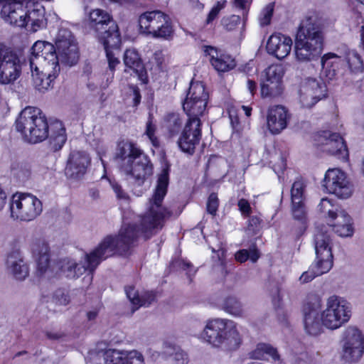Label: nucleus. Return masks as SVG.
<instances>
[{
	"label": "nucleus",
	"mask_w": 364,
	"mask_h": 364,
	"mask_svg": "<svg viewBox=\"0 0 364 364\" xmlns=\"http://www.w3.org/2000/svg\"><path fill=\"white\" fill-rule=\"evenodd\" d=\"M168 185V171L164 168L159 176L149 208L140 218L141 228H137L134 224L124 223L117 235L106 237L97 247L85 255L83 263H77L68 258L63 259L60 268L66 277H78L86 271L92 274L100 263L107 257L115 255H127L136 244L140 235L147 240L161 230L165 219L171 216V213L161 206Z\"/></svg>",
	"instance_id": "obj_1"
},
{
	"label": "nucleus",
	"mask_w": 364,
	"mask_h": 364,
	"mask_svg": "<svg viewBox=\"0 0 364 364\" xmlns=\"http://www.w3.org/2000/svg\"><path fill=\"white\" fill-rule=\"evenodd\" d=\"M114 159L120 170L131 176L141 186L153 173V166L149 157L136 144L129 141L118 143Z\"/></svg>",
	"instance_id": "obj_2"
},
{
	"label": "nucleus",
	"mask_w": 364,
	"mask_h": 364,
	"mask_svg": "<svg viewBox=\"0 0 364 364\" xmlns=\"http://www.w3.org/2000/svg\"><path fill=\"white\" fill-rule=\"evenodd\" d=\"M200 336L212 347L225 350H236L242 343L237 323L228 318L208 319Z\"/></svg>",
	"instance_id": "obj_3"
},
{
	"label": "nucleus",
	"mask_w": 364,
	"mask_h": 364,
	"mask_svg": "<svg viewBox=\"0 0 364 364\" xmlns=\"http://www.w3.org/2000/svg\"><path fill=\"white\" fill-rule=\"evenodd\" d=\"M323 34L318 24L311 18L303 21L298 28L294 53L299 62L317 60L323 50Z\"/></svg>",
	"instance_id": "obj_4"
},
{
	"label": "nucleus",
	"mask_w": 364,
	"mask_h": 364,
	"mask_svg": "<svg viewBox=\"0 0 364 364\" xmlns=\"http://www.w3.org/2000/svg\"><path fill=\"white\" fill-rule=\"evenodd\" d=\"M16 127L23 139L31 144L41 142L48 136L47 119L36 107L23 109L16 121Z\"/></svg>",
	"instance_id": "obj_5"
},
{
	"label": "nucleus",
	"mask_w": 364,
	"mask_h": 364,
	"mask_svg": "<svg viewBox=\"0 0 364 364\" xmlns=\"http://www.w3.org/2000/svg\"><path fill=\"white\" fill-rule=\"evenodd\" d=\"M314 248L316 260L308 271L304 272L299 277L301 284L313 280L316 277L321 276L330 271L333 267V255L330 247V237L326 230L317 228L314 235Z\"/></svg>",
	"instance_id": "obj_6"
},
{
	"label": "nucleus",
	"mask_w": 364,
	"mask_h": 364,
	"mask_svg": "<svg viewBox=\"0 0 364 364\" xmlns=\"http://www.w3.org/2000/svg\"><path fill=\"white\" fill-rule=\"evenodd\" d=\"M138 22L141 33L164 40H170L173 37V28L170 18L159 10L141 14Z\"/></svg>",
	"instance_id": "obj_7"
},
{
	"label": "nucleus",
	"mask_w": 364,
	"mask_h": 364,
	"mask_svg": "<svg viewBox=\"0 0 364 364\" xmlns=\"http://www.w3.org/2000/svg\"><path fill=\"white\" fill-rule=\"evenodd\" d=\"M10 217L14 220L30 222L42 213L41 201L30 193H16L9 203Z\"/></svg>",
	"instance_id": "obj_8"
},
{
	"label": "nucleus",
	"mask_w": 364,
	"mask_h": 364,
	"mask_svg": "<svg viewBox=\"0 0 364 364\" xmlns=\"http://www.w3.org/2000/svg\"><path fill=\"white\" fill-rule=\"evenodd\" d=\"M351 316L350 304L338 296H331L321 314V321L326 328L335 330L347 323Z\"/></svg>",
	"instance_id": "obj_9"
},
{
	"label": "nucleus",
	"mask_w": 364,
	"mask_h": 364,
	"mask_svg": "<svg viewBox=\"0 0 364 364\" xmlns=\"http://www.w3.org/2000/svg\"><path fill=\"white\" fill-rule=\"evenodd\" d=\"M90 364H144L143 355L135 350L116 349L95 350L89 353Z\"/></svg>",
	"instance_id": "obj_10"
},
{
	"label": "nucleus",
	"mask_w": 364,
	"mask_h": 364,
	"mask_svg": "<svg viewBox=\"0 0 364 364\" xmlns=\"http://www.w3.org/2000/svg\"><path fill=\"white\" fill-rule=\"evenodd\" d=\"M341 344V358L347 363H357L364 353V335L355 326H348L343 332Z\"/></svg>",
	"instance_id": "obj_11"
},
{
	"label": "nucleus",
	"mask_w": 364,
	"mask_h": 364,
	"mask_svg": "<svg viewBox=\"0 0 364 364\" xmlns=\"http://www.w3.org/2000/svg\"><path fill=\"white\" fill-rule=\"evenodd\" d=\"M29 61L31 70L60 68L56 47L47 41H38L33 44Z\"/></svg>",
	"instance_id": "obj_12"
},
{
	"label": "nucleus",
	"mask_w": 364,
	"mask_h": 364,
	"mask_svg": "<svg viewBox=\"0 0 364 364\" xmlns=\"http://www.w3.org/2000/svg\"><path fill=\"white\" fill-rule=\"evenodd\" d=\"M21 63L16 52L0 43V84L14 82L21 75Z\"/></svg>",
	"instance_id": "obj_13"
},
{
	"label": "nucleus",
	"mask_w": 364,
	"mask_h": 364,
	"mask_svg": "<svg viewBox=\"0 0 364 364\" xmlns=\"http://www.w3.org/2000/svg\"><path fill=\"white\" fill-rule=\"evenodd\" d=\"M55 47L58 62L72 66L79 59L78 47L71 31L60 28L55 38Z\"/></svg>",
	"instance_id": "obj_14"
},
{
	"label": "nucleus",
	"mask_w": 364,
	"mask_h": 364,
	"mask_svg": "<svg viewBox=\"0 0 364 364\" xmlns=\"http://www.w3.org/2000/svg\"><path fill=\"white\" fill-rule=\"evenodd\" d=\"M326 95V85L321 79L309 77L301 81L299 101L304 108L312 107Z\"/></svg>",
	"instance_id": "obj_15"
},
{
	"label": "nucleus",
	"mask_w": 364,
	"mask_h": 364,
	"mask_svg": "<svg viewBox=\"0 0 364 364\" xmlns=\"http://www.w3.org/2000/svg\"><path fill=\"white\" fill-rule=\"evenodd\" d=\"M323 186L328 193L340 198H347L353 193L351 183L346 173L339 168H329L326 172Z\"/></svg>",
	"instance_id": "obj_16"
},
{
	"label": "nucleus",
	"mask_w": 364,
	"mask_h": 364,
	"mask_svg": "<svg viewBox=\"0 0 364 364\" xmlns=\"http://www.w3.org/2000/svg\"><path fill=\"white\" fill-rule=\"evenodd\" d=\"M91 164V157L85 151H72L68 155L65 174L67 178L79 181L87 173Z\"/></svg>",
	"instance_id": "obj_17"
},
{
	"label": "nucleus",
	"mask_w": 364,
	"mask_h": 364,
	"mask_svg": "<svg viewBox=\"0 0 364 364\" xmlns=\"http://www.w3.org/2000/svg\"><path fill=\"white\" fill-rule=\"evenodd\" d=\"M201 122L200 119H188L179 136L177 144L180 149L187 154H193L196 146L201 139Z\"/></svg>",
	"instance_id": "obj_18"
},
{
	"label": "nucleus",
	"mask_w": 364,
	"mask_h": 364,
	"mask_svg": "<svg viewBox=\"0 0 364 364\" xmlns=\"http://www.w3.org/2000/svg\"><path fill=\"white\" fill-rule=\"evenodd\" d=\"M28 0H3L1 17L11 25L23 28L26 26V8Z\"/></svg>",
	"instance_id": "obj_19"
},
{
	"label": "nucleus",
	"mask_w": 364,
	"mask_h": 364,
	"mask_svg": "<svg viewBox=\"0 0 364 364\" xmlns=\"http://www.w3.org/2000/svg\"><path fill=\"white\" fill-rule=\"evenodd\" d=\"M318 141L324 151L341 159H347L348 156L347 146L343 139L338 134L325 131L318 136Z\"/></svg>",
	"instance_id": "obj_20"
},
{
	"label": "nucleus",
	"mask_w": 364,
	"mask_h": 364,
	"mask_svg": "<svg viewBox=\"0 0 364 364\" xmlns=\"http://www.w3.org/2000/svg\"><path fill=\"white\" fill-rule=\"evenodd\" d=\"M5 267L6 272L16 280L23 281L29 275L28 265L24 260L23 253L18 249L7 255Z\"/></svg>",
	"instance_id": "obj_21"
},
{
	"label": "nucleus",
	"mask_w": 364,
	"mask_h": 364,
	"mask_svg": "<svg viewBox=\"0 0 364 364\" xmlns=\"http://www.w3.org/2000/svg\"><path fill=\"white\" fill-rule=\"evenodd\" d=\"M30 250L37 262V273L45 274L50 267V249L46 241L41 238L33 239L30 244Z\"/></svg>",
	"instance_id": "obj_22"
},
{
	"label": "nucleus",
	"mask_w": 364,
	"mask_h": 364,
	"mask_svg": "<svg viewBox=\"0 0 364 364\" xmlns=\"http://www.w3.org/2000/svg\"><path fill=\"white\" fill-rule=\"evenodd\" d=\"M306 185L301 179L294 182L291 188V211L296 220H303L306 215L304 206Z\"/></svg>",
	"instance_id": "obj_23"
},
{
	"label": "nucleus",
	"mask_w": 364,
	"mask_h": 364,
	"mask_svg": "<svg viewBox=\"0 0 364 364\" xmlns=\"http://www.w3.org/2000/svg\"><path fill=\"white\" fill-rule=\"evenodd\" d=\"M289 115L287 109L282 105H275L268 109L267 127L273 134L280 133L287 127Z\"/></svg>",
	"instance_id": "obj_24"
},
{
	"label": "nucleus",
	"mask_w": 364,
	"mask_h": 364,
	"mask_svg": "<svg viewBox=\"0 0 364 364\" xmlns=\"http://www.w3.org/2000/svg\"><path fill=\"white\" fill-rule=\"evenodd\" d=\"M292 40L290 37L277 33L272 35L267 43V52L282 60L285 58L291 52Z\"/></svg>",
	"instance_id": "obj_25"
},
{
	"label": "nucleus",
	"mask_w": 364,
	"mask_h": 364,
	"mask_svg": "<svg viewBox=\"0 0 364 364\" xmlns=\"http://www.w3.org/2000/svg\"><path fill=\"white\" fill-rule=\"evenodd\" d=\"M26 26L30 23V31L36 32L47 26L46 11L43 6L36 4L26 8Z\"/></svg>",
	"instance_id": "obj_26"
},
{
	"label": "nucleus",
	"mask_w": 364,
	"mask_h": 364,
	"mask_svg": "<svg viewBox=\"0 0 364 364\" xmlns=\"http://www.w3.org/2000/svg\"><path fill=\"white\" fill-rule=\"evenodd\" d=\"M31 70L34 87L40 92H45L52 87V82L58 75L60 68Z\"/></svg>",
	"instance_id": "obj_27"
},
{
	"label": "nucleus",
	"mask_w": 364,
	"mask_h": 364,
	"mask_svg": "<svg viewBox=\"0 0 364 364\" xmlns=\"http://www.w3.org/2000/svg\"><path fill=\"white\" fill-rule=\"evenodd\" d=\"M112 23L114 22L111 15L105 10L95 9L89 14L88 24L95 31L96 35L101 33Z\"/></svg>",
	"instance_id": "obj_28"
},
{
	"label": "nucleus",
	"mask_w": 364,
	"mask_h": 364,
	"mask_svg": "<svg viewBox=\"0 0 364 364\" xmlns=\"http://www.w3.org/2000/svg\"><path fill=\"white\" fill-rule=\"evenodd\" d=\"M97 37L99 41L103 44L105 52L111 50V49H117L121 44L119 28L115 23H112L107 29L97 34Z\"/></svg>",
	"instance_id": "obj_29"
},
{
	"label": "nucleus",
	"mask_w": 364,
	"mask_h": 364,
	"mask_svg": "<svg viewBox=\"0 0 364 364\" xmlns=\"http://www.w3.org/2000/svg\"><path fill=\"white\" fill-rule=\"evenodd\" d=\"M125 292L132 304V314L141 306L150 305L156 298L155 294L153 291H145L139 294L134 287H126Z\"/></svg>",
	"instance_id": "obj_30"
},
{
	"label": "nucleus",
	"mask_w": 364,
	"mask_h": 364,
	"mask_svg": "<svg viewBox=\"0 0 364 364\" xmlns=\"http://www.w3.org/2000/svg\"><path fill=\"white\" fill-rule=\"evenodd\" d=\"M335 223L331 224L333 228V230L341 237H350L353 233V228L351 223V218L348 213L340 210L339 213L332 219Z\"/></svg>",
	"instance_id": "obj_31"
},
{
	"label": "nucleus",
	"mask_w": 364,
	"mask_h": 364,
	"mask_svg": "<svg viewBox=\"0 0 364 364\" xmlns=\"http://www.w3.org/2000/svg\"><path fill=\"white\" fill-rule=\"evenodd\" d=\"M249 357L255 360H268L269 358L273 361H279L280 356L277 350L269 344L260 343L255 348L249 353Z\"/></svg>",
	"instance_id": "obj_32"
},
{
	"label": "nucleus",
	"mask_w": 364,
	"mask_h": 364,
	"mask_svg": "<svg viewBox=\"0 0 364 364\" xmlns=\"http://www.w3.org/2000/svg\"><path fill=\"white\" fill-rule=\"evenodd\" d=\"M199 101H200V100L198 99V97H191L190 95H186L185 101L183 103V108L189 118L200 119V116H201L205 110L208 100H204L200 107L198 103Z\"/></svg>",
	"instance_id": "obj_33"
},
{
	"label": "nucleus",
	"mask_w": 364,
	"mask_h": 364,
	"mask_svg": "<svg viewBox=\"0 0 364 364\" xmlns=\"http://www.w3.org/2000/svg\"><path fill=\"white\" fill-rule=\"evenodd\" d=\"M341 61V58L333 53H326L322 57V70L327 78L331 80L336 75Z\"/></svg>",
	"instance_id": "obj_34"
},
{
	"label": "nucleus",
	"mask_w": 364,
	"mask_h": 364,
	"mask_svg": "<svg viewBox=\"0 0 364 364\" xmlns=\"http://www.w3.org/2000/svg\"><path fill=\"white\" fill-rule=\"evenodd\" d=\"M66 140L65 129L62 122H55L52 124L51 132L49 136L50 149L54 151L61 149Z\"/></svg>",
	"instance_id": "obj_35"
},
{
	"label": "nucleus",
	"mask_w": 364,
	"mask_h": 364,
	"mask_svg": "<svg viewBox=\"0 0 364 364\" xmlns=\"http://www.w3.org/2000/svg\"><path fill=\"white\" fill-rule=\"evenodd\" d=\"M123 60L127 68L133 70L138 75H142L144 65L138 52L135 49H127Z\"/></svg>",
	"instance_id": "obj_36"
},
{
	"label": "nucleus",
	"mask_w": 364,
	"mask_h": 364,
	"mask_svg": "<svg viewBox=\"0 0 364 364\" xmlns=\"http://www.w3.org/2000/svg\"><path fill=\"white\" fill-rule=\"evenodd\" d=\"M322 321L318 318V315L314 310L305 312L304 327L306 331L312 336H317L322 331Z\"/></svg>",
	"instance_id": "obj_37"
},
{
	"label": "nucleus",
	"mask_w": 364,
	"mask_h": 364,
	"mask_svg": "<svg viewBox=\"0 0 364 364\" xmlns=\"http://www.w3.org/2000/svg\"><path fill=\"white\" fill-rule=\"evenodd\" d=\"M183 119L177 113L168 114L164 119V127L170 137L176 136L181 132Z\"/></svg>",
	"instance_id": "obj_38"
},
{
	"label": "nucleus",
	"mask_w": 364,
	"mask_h": 364,
	"mask_svg": "<svg viewBox=\"0 0 364 364\" xmlns=\"http://www.w3.org/2000/svg\"><path fill=\"white\" fill-rule=\"evenodd\" d=\"M282 83L276 81L263 80L261 82V96L263 98H272L280 95L282 92Z\"/></svg>",
	"instance_id": "obj_39"
},
{
	"label": "nucleus",
	"mask_w": 364,
	"mask_h": 364,
	"mask_svg": "<svg viewBox=\"0 0 364 364\" xmlns=\"http://www.w3.org/2000/svg\"><path fill=\"white\" fill-rule=\"evenodd\" d=\"M223 309L226 313L235 317H243L245 315L242 304L234 296H229L225 299Z\"/></svg>",
	"instance_id": "obj_40"
},
{
	"label": "nucleus",
	"mask_w": 364,
	"mask_h": 364,
	"mask_svg": "<svg viewBox=\"0 0 364 364\" xmlns=\"http://www.w3.org/2000/svg\"><path fill=\"white\" fill-rule=\"evenodd\" d=\"M165 353L168 355L169 364H187L188 357L186 353L179 347L168 346Z\"/></svg>",
	"instance_id": "obj_41"
},
{
	"label": "nucleus",
	"mask_w": 364,
	"mask_h": 364,
	"mask_svg": "<svg viewBox=\"0 0 364 364\" xmlns=\"http://www.w3.org/2000/svg\"><path fill=\"white\" fill-rule=\"evenodd\" d=\"M211 65L218 72H228L236 66L235 59L230 55L222 54L213 60Z\"/></svg>",
	"instance_id": "obj_42"
},
{
	"label": "nucleus",
	"mask_w": 364,
	"mask_h": 364,
	"mask_svg": "<svg viewBox=\"0 0 364 364\" xmlns=\"http://www.w3.org/2000/svg\"><path fill=\"white\" fill-rule=\"evenodd\" d=\"M187 95L198 97L200 100L199 102V107L201 106L204 100H208V93L206 92L205 88L203 82H193L191 81Z\"/></svg>",
	"instance_id": "obj_43"
},
{
	"label": "nucleus",
	"mask_w": 364,
	"mask_h": 364,
	"mask_svg": "<svg viewBox=\"0 0 364 364\" xmlns=\"http://www.w3.org/2000/svg\"><path fill=\"white\" fill-rule=\"evenodd\" d=\"M318 210L323 215L328 216L329 218L333 219L337 213H339L341 209L334 205L331 200L328 198H322L318 205Z\"/></svg>",
	"instance_id": "obj_44"
},
{
	"label": "nucleus",
	"mask_w": 364,
	"mask_h": 364,
	"mask_svg": "<svg viewBox=\"0 0 364 364\" xmlns=\"http://www.w3.org/2000/svg\"><path fill=\"white\" fill-rule=\"evenodd\" d=\"M346 60L351 71L361 72L363 70V60L356 50H349L346 54Z\"/></svg>",
	"instance_id": "obj_45"
},
{
	"label": "nucleus",
	"mask_w": 364,
	"mask_h": 364,
	"mask_svg": "<svg viewBox=\"0 0 364 364\" xmlns=\"http://www.w3.org/2000/svg\"><path fill=\"white\" fill-rule=\"evenodd\" d=\"M283 75L284 70L282 67L279 65H272L265 70L264 80L282 83V79Z\"/></svg>",
	"instance_id": "obj_46"
},
{
	"label": "nucleus",
	"mask_w": 364,
	"mask_h": 364,
	"mask_svg": "<svg viewBox=\"0 0 364 364\" xmlns=\"http://www.w3.org/2000/svg\"><path fill=\"white\" fill-rule=\"evenodd\" d=\"M259 257L258 251L255 247L250 250H240L235 255V259L240 263L246 262L248 259H250L252 262H255Z\"/></svg>",
	"instance_id": "obj_47"
},
{
	"label": "nucleus",
	"mask_w": 364,
	"mask_h": 364,
	"mask_svg": "<svg viewBox=\"0 0 364 364\" xmlns=\"http://www.w3.org/2000/svg\"><path fill=\"white\" fill-rule=\"evenodd\" d=\"M274 3H269L261 11L259 16V22L261 26H265L270 23L274 13Z\"/></svg>",
	"instance_id": "obj_48"
},
{
	"label": "nucleus",
	"mask_w": 364,
	"mask_h": 364,
	"mask_svg": "<svg viewBox=\"0 0 364 364\" xmlns=\"http://www.w3.org/2000/svg\"><path fill=\"white\" fill-rule=\"evenodd\" d=\"M156 129V125L154 124L152 122V115L149 114V119L146 125L145 134L148 136L149 139L154 147H159V141L155 135Z\"/></svg>",
	"instance_id": "obj_49"
},
{
	"label": "nucleus",
	"mask_w": 364,
	"mask_h": 364,
	"mask_svg": "<svg viewBox=\"0 0 364 364\" xmlns=\"http://www.w3.org/2000/svg\"><path fill=\"white\" fill-rule=\"evenodd\" d=\"M53 301L57 305L65 306L70 302V296L66 290L63 289H57L53 296Z\"/></svg>",
	"instance_id": "obj_50"
},
{
	"label": "nucleus",
	"mask_w": 364,
	"mask_h": 364,
	"mask_svg": "<svg viewBox=\"0 0 364 364\" xmlns=\"http://www.w3.org/2000/svg\"><path fill=\"white\" fill-rule=\"evenodd\" d=\"M240 22V17L238 15H232L223 18L221 23L227 31H232Z\"/></svg>",
	"instance_id": "obj_51"
},
{
	"label": "nucleus",
	"mask_w": 364,
	"mask_h": 364,
	"mask_svg": "<svg viewBox=\"0 0 364 364\" xmlns=\"http://www.w3.org/2000/svg\"><path fill=\"white\" fill-rule=\"evenodd\" d=\"M226 4V0L218 1L216 4L212 8L207 18V23L212 22L218 15L220 11L224 9Z\"/></svg>",
	"instance_id": "obj_52"
},
{
	"label": "nucleus",
	"mask_w": 364,
	"mask_h": 364,
	"mask_svg": "<svg viewBox=\"0 0 364 364\" xmlns=\"http://www.w3.org/2000/svg\"><path fill=\"white\" fill-rule=\"evenodd\" d=\"M218 198L217 194L211 193L207 201V211L214 215L216 214L218 208Z\"/></svg>",
	"instance_id": "obj_53"
},
{
	"label": "nucleus",
	"mask_w": 364,
	"mask_h": 364,
	"mask_svg": "<svg viewBox=\"0 0 364 364\" xmlns=\"http://www.w3.org/2000/svg\"><path fill=\"white\" fill-rule=\"evenodd\" d=\"M201 49L203 51L205 55L209 57L210 63H213V60L218 59L220 55L218 48L214 46L203 45L201 46Z\"/></svg>",
	"instance_id": "obj_54"
},
{
	"label": "nucleus",
	"mask_w": 364,
	"mask_h": 364,
	"mask_svg": "<svg viewBox=\"0 0 364 364\" xmlns=\"http://www.w3.org/2000/svg\"><path fill=\"white\" fill-rule=\"evenodd\" d=\"M110 185L112 190L115 193V195L118 199L127 200L128 199L127 193L123 190L121 185L116 181H110Z\"/></svg>",
	"instance_id": "obj_55"
},
{
	"label": "nucleus",
	"mask_w": 364,
	"mask_h": 364,
	"mask_svg": "<svg viewBox=\"0 0 364 364\" xmlns=\"http://www.w3.org/2000/svg\"><path fill=\"white\" fill-rule=\"evenodd\" d=\"M237 205L240 211L245 217L249 216L250 215L252 212V208L250 207L249 202L247 200L243 198L239 200Z\"/></svg>",
	"instance_id": "obj_56"
},
{
	"label": "nucleus",
	"mask_w": 364,
	"mask_h": 364,
	"mask_svg": "<svg viewBox=\"0 0 364 364\" xmlns=\"http://www.w3.org/2000/svg\"><path fill=\"white\" fill-rule=\"evenodd\" d=\"M106 56L108 61L109 69L113 72L115 70L116 66L119 63V60L114 56V54L112 50H107Z\"/></svg>",
	"instance_id": "obj_57"
},
{
	"label": "nucleus",
	"mask_w": 364,
	"mask_h": 364,
	"mask_svg": "<svg viewBox=\"0 0 364 364\" xmlns=\"http://www.w3.org/2000/svg\"><path fill=\"white\" fill-rule=\"evenodd\" d=\"M152 60L156 64L159 68H161L164 62V55L161 50L156 51L152 58Z\"/></svg>",
	"instance_id": "obj_58"
},
{
	"label": "nucleus",
	"mask_w": 364,
	"mask_h": 364,
	"mask_svg": "<svg viewBox=\"0 0 364 364\" xmlns=\"http://www.w3.org/2000/svg\"><path fill=\"white\" fill-rule=\"evenodd\" d=\"M248 228L250 230L255 231L260 223V219L257 216H252L248 221Z\"/></svg>",
	"instance_id": "obj_59"
},
{
	"label": "nucleus",
	"mask_w": 364,
	"mask_h": 364,
	"mask_svg": "<svg viewBox=\"0 0 364 364\" xmlns=\"http://www.w3.org/2000/svg\"><path fill=\"white\" fill-rule=\"evenodd\" d=\"M132 95H133V101L134 105L137 106L141 101V95L139 92V88L136 87H132Z\"/></svg>",
	"instance_id": "obj_60"
},
{
	"label": "nucleus",
	"mask_w": 364,
	"mask_h": 364,
	"mask_svg": "<svg viewBox=\"0 0 364 364\" xmlns=\"http://www.w3.org/2000/svg\"><path fill=\"white\" fill-rule=\"evenodd\" d=\"M247 87L252 95L255 93L257 88L255 81L251 79L247 80Z\"/></svg>",
	"instance_id": "obj_61"
},
{
	"label": "nucleus",
	"mask_w": 364,
	"mask_h": 364,
	"mask_svg": "<svg viewBox=\"0 0 364 364\" xmlns=\"http://www.w3.org/2000/svg\"><path fill=\"white\" fill-rule=\"evenodd\" d=\"M6 204V194L0 188V210H1Z\"/></svg>",
	"instance_id": "obj_62"
},
{
	"label": "nucleus",
	"mask_w": 364,
	"mask_h": 364,
	"mask_svg": "<svg viewBox=\"0 0 364 364\" xmlns=\"http://www.w3.org/2000/svg\"><path fill=\"white\" fill-rule=\"evenodd\" d=\"M181 265H182L181 267L184 270H188L190 269L188 272H187L188 275L190 277L191 275V272H192V265H191V264L188 262H183ZM195 272H196V270H193L192 274H195Z\"/></svg>",
	"instance_id": "obj_63"
},
{
	"label": "nucleus",
	"mask_w": 364,
	"mask_h": 364,
	"mask_svg": "<svg viewBox=\"0 0 364 364\" xmlns=\"http://www.w3.org/2000/svg\"><path fill=\"white\" fill-rule=\"evenodd\" d=\"M360 48L364 51V25L360 28Z\"/></svg>",
	"instance_id": "obj_64"
}]
</instances>
